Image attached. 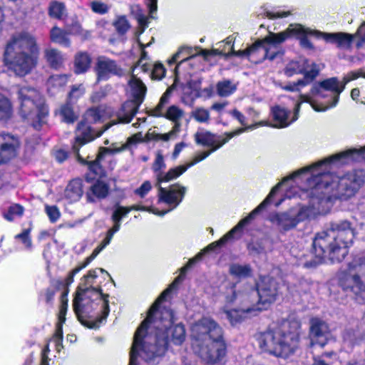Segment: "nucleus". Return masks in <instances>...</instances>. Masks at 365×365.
<instances>
[{
  "mask_svg": "<svg viewBox=\"0 0 365 365\" xmlns=\"http://www.w3.org/2000/svg\"><path fill=\"white\" fill-rule=\"evenodd\" d=\"M45 58L49 66L54 69L61 68L65 60L62 53L56 48L46 49L45 51Z\"/></svg>",
  "mask_w": 365,
  "mask_h": 365,
  "instance_id": "nucleus-32",
  "label": "nucleus"
},
{
  "mask_svg": "<svg viewBox=\"0 0 365 365\" xmlns=\"http://www.w3.org/2000/svg\"><path fill=\"white\" fill-rule=\"evenodd\" d=\"M230 274L235 278H246L252 275V269L250 264L232 263L229 267Z\"/></svg>",
  "mask_w": 365,
  "mask_h": 365,
  "instance_id": "nucleus-33",
  "label": "nucleus"
},
{
  "mask_svg": "<svg viewBox=\"0 0 365 365\" xmlns=\"http://www.w3.org/2000/svg\"><path fill=\"white\" fill-rule=\"evenodd\" d=\"M344 90V86L335 77L314 83L310 91L309 102L316 111H324L335 106L340 93Z\"/></svg>",
  "mask_w": 365,
  "mask_h": 365,
  "instance_id": "nucleus-11",
  "label": "nucleus"
},
{
  "mask_svg": "<svg viewBox=\"0 0 365 365\" xmlns=\"http://www.w3.org/2000/svg\"><path fill=\"white\" fill-rule=\"evenodd\" d=\"M316 34L327 42L336 44L337 48L341 49H349L354 38V35L343 32L325 33L317 31Z\"/></svg>",
  "mask_w": 365,
  "mask_h": 365,
  "instance_id": "nucleus-25",
  "label": "nucleus"
},
{
  "mask_svg": "<svg viewBox=\"0 0 365 365\" xmlns=\"http://www.w3.org/2000/svg\"><path fill=\"white\" fill-rule=\"evenodd\" d=\"M307 216V210L302 208L297 212L294 210H289L288 212L275 213L270 217V220L279 230L287 231L294 228L299 222L304 220Z\"/></svg>",
  "mask_w": 365,
  "mask_h": 365,
  "instance_id": "nucleus-18",
  "label": "nucleus"
},
{
  "mask_svg": "<svg viewBox=\"0 0 365 365\" xmlns=\"http://www.w3.org/2000/svg\"><path fill=\"white\" fill-rule=\"evenodd\" d=\"M45 211L51 222H56L60 217V212L58 207L55 205H46L45 207Z\"/></svg>",
  "mask_w": 365,
  "mask_h": 365,
  "instance_id": "nucleus-56",
  "label": "nucleus"
},
{
  "mask_svg": "<svg viewBox=\"0 0 365 365\" xmlns=\"http://www.w3.org/2000/svg\"><path fill=\"white\" fill-rule=\"evenodd\" d=\"M89 289H82L80 287V291L76 295L73 301V307L75 314H76L78 320L81 322L82 324L90 328V329H97L99 327L100 324L106 319L107 317L109 314L110 309L108 304V294H105L101 293V297L102 298L103 303V310L102 314L101 317H98L96 321L88 322L83 319V314L86 313V304L83 303L84 299L83 296L87 294V292Z\"/></svg>",
  "mask_w": 365,
  "mask_h": 365,
  "instance_id": "nucleus-14",
  "label": "nucleus"
},
{
  "mask_svg": "<svg viewBox=\"0 0 365 365\" xmlns=\"http://www.w3.org/2000/svg\"><path fill=\"white\" fill-rule=\"evenodd\" d=\"M318 31L312 30L308 28H305L299 24H292L288 28L284 31L279 33L269 32V34L265 36V41L272 43L269 47H267L265 52V57H268L269 61H273L279 56L283 55V51L280 48V44L284 42L288 38L295 36L299 39L300 45L307 49H312L313 45L310 41L307 38V35H314L318 38L316 34Z\"/></svg>",
  "mask_w": 365,
  "mask_h": 365,
  "instance_id": "nucleus-9",
  "label": "nucleus"
},
{
  "mask_svg": "<svg viewBox=\"0 0 365 365\" xmlns=\"http://www.w3.org/2000/svg\"><path fill=\"white\" fill-rule=\"evenodd\" d=\"M365 160V146L361 148H351L333 155L310 166L304 168L289 177L284 178L281 185L300 174L310 171L312 178L309 185L313 187L309 191L310 205L318 213H325L332 205L334 199L347 200L353 197L365 182L363 170H354L341 177H332L329 172L322 169L331 163L346 164L350 162Z\"/></svg>",
  "mask_w": 365,
  "mask_h": 365,
  "instance_id": "nucleus-1",
  "label": "nucleus"
},
{
  "mask_svg": "<svg viewBox=\"0 0 365 365\" xmlns=\"http://www.w3.org/2000/svg\"><path fill=\"white\" fill-rule=\"evenodd\" d=\"M65 5L59 1H52L48 9L49 15L55 19H61L65 14Z\"/></svg>",
  "mask_w": 365,
  "mask_h": 365,
  "instance_id": "nucleus-44",
  "label": "nucleus"
},
{
  "mask_svg": "<svg viewBox=\"0 0 365 365\" xmlns=\"http://www.w3.org/2000/svg\"><path fill=\"white\" fill-rule=\"evenodd\" d=\"M184 112L176 106H171L165 110L163 117L172 120L175 124H180V120L182 118Z\"/></svg>",
  "mask_w": 365,
  "mask_h": 365,
  "instance_id": "nucleus-40",
  "label": "nucleus"
},
{
  "mask_svg": "<svg viewBox=\"0 0 365 365\" xmlns=\"http://www.w3.org/2000/svg\"><path fill=\"white\" fill-rule=\"evenodd\" d=\"M165 168V163L163 155L158 152L156 155L155 160L153 164L152 169L156 174L157 186H158L159 200L167 203L169 205H173V207H176L182 200L187 191L186 187L179 184H174L169 187L168 189L162 187L160 183L163 182H169L178 177H174V174L170 175V173L176 169V167L171 168L168 173H163L162 170Z\"/></svg>",
  "mask_w": 365,
  "mask_h": 365,
  "instance_id": "nucleus-10",
  "label": "nucleus"
},
{
  "mask_svg": "<svg viewBox=\"0 0 365 365\" xmlns=\"http://www.w3.org/2000/svg\"><path fill=\"white\" fill-rule=\"evenodd\" d=\"M130 212V209L127 207L118 206L113 212L111 220L114 225L120 226L121 220Z\"/></svg>",
  "mask_w": 365,
  "mask_h": 365,
  "instance_id": "nucleus-47",
  "label": "nucleus"
},
{
  "mask_svg": "<svg viewBox=\"0 0 365 365\" xmlns=\"http://www.w3.org/2000/svg\"><path fill=\"white\" fill-rule=\"evenodd\" d=\"M85 93V88L82 84L73 86L68 94V99L70 101L78 100Z\"/></svg>",
  "mask_w": 365,
  "mask_h": 365,
  "instance_id": "nucleus-52",
  "label": "nucleus"
},
{
  "mask_svg": "<svg viewBox=\"0 0 365 365\" xmlns=\"http://www.w3.org/2000/svg\"><path fill=\"white\" fill-rule=\"evenodd\" d=\"M280 187L281 183H277L274 187H272L267 197L253 211H252V212L247 217L240 221V222L235 227H234L222 238H220L217 241L212 242L200 252H202L204 255L205 253L215 250L217 247H220L224 245L229 240H231L236 232L241 230L242 228L247 223H248L250 220L252 219L257 213H258L260 210L264 209L271 202L272 197L278 191Z\"/></svg>",
  "mask_w": 365,
  "mask_h": 365,
  "instance_id": "nucleus-16",
  "label": "nucleus"
},
{
  "mask_svg": "<svg viewBox=\"0 0 365 365\" xmlns=\"http://www.w3.org/2000/svg\"><path fill=\"white\" fill-rule=\"evenodd\" d=\"M170 290L171 287L166 289L158 297L135 333L130 359L133 353L136 364L138 355L145 361L151 362L165 354L169 341L180 345L185 339V329L182 324L171 327L174 318L173 311L165 308L159 310V304Z\"/></svg>",
  "mask_w": 365,
  "mask_h": 365,
  "instance_id": "nucleus-2",
  "label": "nucleus"
},
{
  "mask_svg": "<svg viewBox=\"0 0 365 365\" xmlns=\"http://www.w3.org/2000/svg\"><path fill=\"white\" fill-rule=\"evenodd\" d=\"M31 228L24 229L22 232L15 236L16 239L21 240L22 243L26 248H31L32 243L31 237H29Z\"/></svg>",
  "mask_w": 365,
  "mask_h": 365,
  "instance_id": "nucleus-54",
  "label": "nucleus"
},
{
  "mask_svg": "<svg viewBox=\"0 0 365 365\" xmlns=\"http://www.w3.org/2000/svg\"><path fill=\"white\" fill-rule=\"evenodd\" d=\"M113 25L118 33L121 35L125 34L130 29V24L124 16L118 17Z\"/></svg>",
  "mask_w": 365,
  "mask_h": 365,
  "instance_id": "nucleus-50",
  "label": "nucleus"
},
{
  "mask_svg": "<svg viewBox=\"0 0 365 365\" xmlns=\"http://www.w3.org/2000/svg\"><path fill=\"white\" fill-rule=\"evenodd\" d=\"M13 115V107L9 98L0 94V121H7Z\"/></svg>",
  "mask_w": 365,
  "mask_h": 365,
  "instance_id": "nucleus-35",
  "label": "nucleus"
},
{
  "mask_svg": "<svg viewBox=\"0 0 365 365\" xmlns=\"http://www.w3.org/2000/svg\"><path fill=\"white\" fill-rule=\"evenodd\" d=\"M138 73H131L128 84L130 88L133 100L127 101L122 106L121 113L118 115L120 123H130L137 113L140 106L144 101L147 88L140 78Z\"/></svg>",
  "mask_w": 365,
  "mask_h": 365,
  "instance_id": "nucleus-13",
  "label": "nucleus"
},
{
  "mask_svg": "<svg viewBox=\"0 0 365 365\" xmlns=\"http://www.w3.org/2000/svg\"><path fill=\"white\" fill-rule=\"evenodd\" d=\"M271 45H272V43L265 41L264 37L261 40L257 41L254 44L245 50L236 51L234 50V48H232V50L227 53V56H247L250 60L255 61V63H260L265 59H269L268 57H265V52L267 47H269Z\"/></svg>",
  "mask_w": 365,
  "mask_h": 365,
  "instance_id": "nucleus-20",
  "label": "nucleus"
},
{
  "mask_svg": "<svg viewBox=\"0 0 365 365\" xmlns=\"http://www.w3.org/2000/svg\"><path fill=\"white\" fill-rule=\"evenodd\" d=\"M191 117L200 123H208L210 119L209 110L202 107L195 108L191 112Z\"/></svg>",
  "mask_w": 365,
  "mask_h": 365,
  "instance_id": "nucleus-43",
  "label": "nucleus"
},
{
  "mask_svg": "<svg viewBox=\"0 0 365 365\" xmlns=\"http://www.w3.org/2000/svg\"><path fill=\"white\" fill-rule=\"evenodd\" d=\"M152 185L150 181H145L139 188L135 190V193L140 197H144L151 190Z\"/></svg>",
  "mask_w": 365,
  "mask_h": 365,
  "instance_id": "nucleus-60",
  "label": "nucleus"
},
{
  "mask_svg": "<svg viewBox=\"0 0 365 365\" xmlns=\"http://www.w3.org/2000/svg\"><path fill=\"white\" fill-rule=\"evenodd\" d=\"M98 81L108 80L110 76H121L123 71L114 60L105 56H100L97 59L96 66Z\"/></svg>",
  "mask_w": 365,
  "mask_h": 365,
  "instance_id": "nucleus-24",
  "label": "nucleus"
},
{
  "mask_svg": "<svg viewBox=\"0 0 365 365\" xmlns=\"http://www.w3.org/2000/svg\"><path fill=\"white\" fill-rule=\"evenodd\" d=\"M169 96L168 91L163 93L155 108L150 110V115L155 117H163L165 113L164 108L168 103Z\"/></svg>",
  "mask_w": 365,
  "mask_h": 365,
  "instance_id": "nucleus-41",
  "label": "nucleus"
},
{
  "mask_svg": "<svg viewBox=\"0 0 365 365\" xmlns=\"http://www.w3.org/2000/svg\"><path fill=\"white\" fill-rule=\"evenodd\" d=\"M81 28L79 24H75L71 29L63 30L58 26H53L50 31V38L51 41L58 43L64 47L71 46V41L68 38L70 34H78L81 33Z\"/></svg>",
  "mask_w": 365,
  "mask_h": 365,
  "instance_id": "nucleus-26",
  "label": "nucleus"
},
{
  "mask_svg": "<svg viewBox=\"0 0 365 365\" xmlns=\"http://www.w3.org/2000/svg\"><path fill=\"white\" fill-rule=\"evenodd\" d=\"M300 328L301 323L298 319L283 321L276 329L259 334V346L264 352L277 357L287 358L298 347Z\"/></svg>",
  "mask_w": 365,
  "mask_h": 365,
  "instance_id": "nucleus-6",
  "label": "nucleus"
},
{
  "mask_svg": "<svg viewBox=\"0 0 365 365\" xmlns=\"http://www.w3.org/2000/svg\"><path fill=\"white\" fill-rule=\"evenodd\" d=\"M225 299L227 303L235 304L242 308L255 307L257 308L256 315L264 309L260 307L261 304L258 302L256 289L249 284H245L238 288L235 286L232 289L231 293L227 294Z\"/></svg>",
  "mask_w": 365,
  "mask_h": 365,
  "instance_id": "nucleus-15",
  "label": "nucleus"
},
{
  "mask_svg": "<svg viewBox=\"0 0 365 365\" xmlns=\"http://www.w3.org/2000/svg\"><path fill=\"white\" fill-rule=\"evenodd\" d=\"M356 36L365 43V23L362 24L357 30Z\"/></svg>",
  "mask_w": 365,
  "mask_h": 365,
  "instance_id": "nucleus-64",
  "label": "nucleus"
},
{
  "mask_svg": "<svg viewBox=\"0 0 365 365\" xmlns=\"http://www.w3.org/2000/svg\"><path fill=\"white\" fill-rule=\"evenodd\" d=\"M91 58L86 52H80L76 55L74 66L76 73L86 72L90 67Z\"/></svg>",
  "mask_w": 365,
  "mask_h": 365,
  "instance_id": "nucleus-34",
  "label": "nucleus"
},
{
  "mask_svg": "<svg viewBox=\"0 0 365 365\" xmlns=\"http://www.w3.org/2000/svg\"><path fill=\"white\" fill-rule=\"evenodd\" d=\"M312 66L311 71L305 74V78L282 86V89L290 92H299L302 88L311 83L318 76L320 71L319 65H313Z\"/></svg>",
  "mask_w": 365,
  "mask_h": 365,
  "instance_id": "nucleus-28",
  "label": "nucleus"
},
{
  "mask_svg": "<svg viewBox=\"0 0 365 365\" xmlns=\"http://www.w3.org/2000/svg\"><path fill=\"white\" fill-rule=\"evenodd\" d=\"M137 20L139 24V25L143 27L142 31L143 32L145 28L148 26V18L142 13L137 14Z\"/></svg>",
  "mask_w": 365,
  "mask_h": 365,
  "instance_id": "nucleus-63",
  "label": "nucleus"
},
{
  "mask_svg": "<svg viewBox=\"0 0 365 365\" xmlns=\"http://www.w3.org/2000/svg\"><path fill=\"white\" fill-rule=\"evenodd\" d=\"M83 267H82L81 265L77 266L76 268H74L72 271L70 272L68 277L65 279V282L63 281H58L57 283L59 286H66L68 287L73 282V278L74 276L78 274L81 269H83Z\"/></svg>",
  "mask_w": 365,
  "mask_h": 365,
  "instance_id": "nucleus-57",
  "label": "nucleus"
},
{
  "mask_svg": "<svg viewBox=\"0 0 365 365\" xmlns=\"http://www.w3.org/2000/svg\"><path fill=\"white\" fill-rule=\"evenodd\" d=\"M256 286L258 302L264 309L275 302L279 294V284L275 279L270 276L260 277Z\"/></svg>",
  "mask_w": 365,
  "mask_h": 365,
  "instance_id": "nucleus-17",
  "label": "nucleus"
},
{
  "mask_svg": "<svg viewBox=\"0 0 365 365\" xmlns=\"http://www.w3.org/2000/svg\"><path fill=\"white\" fill-rule=\"evenodd\" d=\"M103 110L101 107L92 108L88 109L84 115L82 122H86L88 125L96 123L101 121Z\"/></svg>",
  "mask_w": 365,
  "mask_h": 365,
  "instance_id": "nucleus-37",
  "label": "nucleus"
},
{
  "mask_svg": "<svg viewBox=\"0 0 365 365\" xmlns=\"http://www.w3.org/2000/svg\"><path fill=\"white\" fill-rule=\"evenodd\" d=\"M356 236V228L348 220L331 222L329 228L318 233L313 241V250L319 259L327 257L332 262H341Z\"/></svg>",
  "mask_w": 365,
  "mask_h": 365,
  "instance_id": "nucleus-3",
  "label": "nucleus"
},
{
  "mask_svg": "<svg viewBox=\"0 0 365 365\" xmlns=\"http://www.w3.org/2000/svg\"><path fill=\"white\" fill-rule=\"evenodd\" d=\"M165 73V69L163 64H155L151 70L150 77L153 79L160 80L162 79Z\"/></svg>",
  "mask_w": 365,
  "mask_h": 365,
  "instance_id": "nucleus-55",
  "label": "nucleus"
},
{
  "mask_svg": "<svg viewBox=\"0 0 365 365\" xmlns=\"http://www.w3.org/2000/svg\"><path fill=\"white\" fill-rule=\"evenodd\" d=\"M237 89V86L230 80H222L216 85L217 93L221 97H227L232 94Z\"/></svg>",
  "mask_w": 365,
  "mask_h": 365,
  "instance_id": "nucleus-36",
  "label": "nucleus"
},
{
  "mask_svg": "<svg viewBox=\"0 0 365 365\" xmlns=\"http://www.w3.org/2000/svg\"><path fill=\"white\" fill-rule=\"evenodd\" d=\"M91 192L98 198H105L109 192V186L103 181H97L91 187Z\"/></svg>",
  "mask_w": 365,
  "mask_h": 365,
  "instance_id": "nucleus-42",
  "label": "nucleus"
},
{
  "mask_svg": "<svg viewBox=\"0 0 365 365\" xmlns=\"http://www.w3.org/2000/svg\"><path fill=\"white\" fill-rule=\"evenodd\" d=\"M116 123L112 121L103 125L102 129L96 130L93 128L86 122H79L75 131V140L72 145L73 152L75 153L78 160L83 164L87 165L89 170L96 175L101 176L104 174V170L101 165V161L108 153L113 154L120 153L126 148V145H123L120 148H99L98 153L93 160H87L83 158L79 154V149L83 145L93 140L96 138L102 135V134L108 130L112 125Z\"/></svg>",
  "mask_w": 365,
  "mask_h": 365,
  "instance_id": "nucleus-7",
  "label": "nucleus"
},
{
  "mask_svg": "<svg viewBox=\"0 0 365 365\" xmlns=\"http://www.w3.org/2000/svg\"><path fill=\"white\" fill-rule=\"evenodd\" d=\"M20 147L19 138L9 133L0 134V163L14 158Z\"/></svg>",
  "mask_w": 365,
  "mask_h": 365,
  "instance_id": "nucleus-22",
  "label": "nucleus"
},
{
  "mask_svg": "<svg viewBox=\"0 0 365 365\" xmlns=\"http://www.w3.org/2000/svg\"><path fill=\"white\" fill-rule=\"evenodd\" d=\"M68 289H66L61 294V307L58 314V320L61 321V322H65L66 321V314L68 309Z\"/></svg>",
  "mask_w": 365,
  "mask_h": 365,
  "instance_id": "nucleus-49",
  "label": "nucleus"
},
{
  "mask_svg": "<svg viewBox=\"0 0 365 365\" xmlns=\"http://www.w3.org/2000/svg\"><path fill=\"white\" fill-rule=\"evenodd\" d=\"M59 114L61 120L66 123H73L78 119V115L73 111L70 103L63 105L59 110Z\"/></svg>",
  "mask_w": 365,
  "mask_h": 365,
  "instance_id": "nucleus-38",
  "label": "nucleus"
},
{
  "mask_svg": "<svg viewBox=\"0 0 365 365\" xmlns=\"http://www.w3.org/2000/svg\"><path fill=\"white\" fill-rule=\"evenodd\" d=\"M255 127H256V125H252L247 126L245 128H239L233 132L226 133V138L222 139V142L220 144L214 146L212 148H211L208 151H205V152L199 153L197 155H196L195 157V158L193 159V160L191 163L187 164L186 165H180V166L176 167V169L172 170L169 175H171V174L175 173L174 177H179L182 173H184L189 168H190V167L193 166L194 165H195L196 163L203 160L207 157H208L212 153L215 152V150H217V149L221 148L223 145H225L226 143H227L234 136L240 135L245 130H252V129L255 128Z\"/></svg>",
  "mask_w": 365,
  "mask_h": 365,
  "instance_id": "nucleus-19",
  "label": "nucleus"
},
{
  "mask_svg": "<svg viewBox=\"0 0 365 365\" xmlns=\"http://www.w3.org/2000/svg\"><path fill=\"white\" fill-rule=\"evenodd\" d=\"M339 284L344 291L354 294L359 303H365V258L354 259L348 271L341 274Z\"/></svg>",
  "mask_w": 365,
  "mask_h": 365,
  "instance_id": "nucleus-12",
  "label": "nucleus"
},
{
  "mask_svg": "<svg viewBox=\"0 0 365 365\" xmlns=\"http://www.w3.org/2000/svg\"><path fill=\"white\" fill-rule=\"evenodd\" d=\"M38 54L36 37L27 31H21L14 34L8 42L4 61L10 71L22 77L36 66Z\"/></svg>",
  "mask_w": 365,
  "mask_h": 365,
  "instance_id": "nucleus-4",
  "label": "nucleus"
},
{
  "mask_svg": "<svg viewBox=\"0 0 365 365\" xmlns=\"http://www.w3.org/2000/svg\"><path fill=\"white\" fill-rule=\"evenodd\" d=\"M303 102H309V97L302 94L299 96V101L295 106L294 117L291 120H288L289 115V110L279 106L273 107L272 109V113L273 120L275 122V124L273 125V127L285 128L288 126L292 122L295 121L298 118L300 106Z\"/></svg>",
  "mask_w": 365,
  "mask_h": 365,
  "instance_id": "nucleus-21",
  "label": "nucleus"
},
{
  "mask_svg": "<svg viewBox=\"0 0 365 365\" xmlns=\"http://www.w3.org/2000/svg\"><path fill=\"white\" fill-rule=\"evenodd\" d=\"M181 124L174 125L172 130L168 133L160 134L158 133L155 135V139L158 140L168 141L169 140L176 137L177 134L180 131Z\"/></svg>",
  "mask_w": 365,
  "mask_h": 365,
  "instance_id": "nucleus-51",
  "label": "nucleus"
},
{
  "mask_svg": "<svg viewBox=\"0 0 365 365\" xmlns=\"http://www.w3.org/2000/svg\"><path fill=\"white\" fill-rule=\"evenodd\" d=\"M80 287H81L82 289H86V288L89 289V290L87 292V294L86 295L83 296V297L84 299V301H86V299L90 298V295L88 294L90 292H93L95 294H96L98 299H102V298L101 297V294H100L101 293H102L101 292V289H99V292H98V291L96 290V289L93 288L91 287V285H90V287H83V284H81L78 287V290H77L76 294L80 291Z\"/></svg>",
  "mask_w": 365,
  "mask_h": 365,
  "instance_id": "nucleus-61",
  "label": "nucleus"
},
{
  "mask_svg": "<svg viewBox=\"0 0 365 365\" xmlns=\"http://www.w3.org/2000/svg\"><path fill=\"white\" fill-rule=\"evenodd\" d=\"M153 66L146 62H143V61H138L136 65L133 67L132 73H138L140 72L147 73L151 71Z\"/></svg>",
  "mask_w": 365,
  "mask_h": 365,
  "instance_id": "nucleus-59",
  "label": "nucleus"
},
{
  "mask_svg": "<svg viewBox=\"0 0 365 365\" xmlns=\"http://www.w3.org/2000/svg\"><path fill=\"white\" fill-rule=\"evenodd\" d=\"M256 310L257 308L255 307H249L247 308H242L239 307V309H233L230 310L225 309L224 313L230 324L234 325L242 322L247 315L255 316Z\"/></svg>",
  "mask_w": 365,
  "mask_h": 365,
  "instance_id": "nucleus-30",
  "label": "nucleus"
},
{
  "mask_svg": "<svg viewBox=\"0 0 365 365\" xmlns=\"http://www.w3.org/2000/svg\"><path fill=\"white\" fill-rule=\"evenodd\" d=\"M331 337V333L328 324L317 318L310 321L309 338L311 344H318L324 346Z\"/></svg>",
  "mask_w": 365,
  "mask_h": 365,
  "instance_id": "nucleus-23",
  "label": "nucleus"
},
{
  "mask_svg": "<svg viewBox=\"0 0 365 365\" xmlns=\"http://www.w3.org/2000/svg\"><path fill=\"white\" fill-rule=\"evenodd\" d=\"M24 213V207L15 204L9 207V210L4 214V217L9 221H13L16 217H20Z\"/></svg>",
  "mask_w": 365,
  "mask_h": 365,
  "instance_id": "nucleus-48",
  "label": "nucleus"
},
{
  "mask_svg": "<svg viewBox=\"0 0 365 365\" xmlns=\"http://www.w3.org/2000/svg\"><path fill=\"white\" fill-rule=\"evenodd\" d=\"M202 256H203V253L199 252L195 257L190 259L189 261L187 262V263L180 269V275L175 278V279L172 285L174 286L175 284L179 283L180 281H182L183 279L184 275L185 274L187 271L194 264H195L197 262L200 260L202 259Z\"/></svg>",
  "mask_w": 365,
  "mask_h": 365,
  "instance_id": "nucleus-46",
  "label": "nucleus"
},
{
  "mask_svg": "<svg viewBox=\"0 0 365 365\" xmlns=\"http://www.w3.org/2000/svg\"><path fill=\"white\" fill-rule=\"evenodd\" d=\"M313 65L317 64L314 62H310L306 58L293 60L286 64L284 68V73L287 77H292L297 74H303V78H305V74L311 71Z\"/></svg>",
  "mask_w": 365,
  "mask_h": 365,
  "instance_id": "nucleus-27",
  "label": "nucleus"
},
{
  "mask_svg": "<svg viewBox=\"0 0 365 365\" xmlns=\"http://www.w3.org/2000/svg\"><path fill=\"white\" fill-rule=\"evenodd\" d=\"M17 96L19 115L38 130L48 114L44 98L36 88L26 86L19 88Z\"/></svg>",
  "mask_w": 365,
  "mask_h": 365,
  "instance_id": "nucleus-8",
  "label": "nucleus"
},
{
  "mask_svg": "<svg viewBox=\"0 0 365 365\" xmlns=\"http://www.w3.org/2000/svg\"><path fill=\"white\" fill-rule=\"evenodd\" d=\"M291 11H279L277 13L266 11V16L269 19H274L277 18H284L291 15Z\"/></svg>",
  "mask_w": 365,
  "mask_h": 365,
  "instance_id": "nucleus-62",
  "label": "nucleus"
},
{
  "mask_svg": "<svg viewBox=\"0 0 365 365\" xmlns=\"http://www.w3.org/2000/svg\"><path fill=\"white\" fill-rule=\"evenodd\" d=\"M83 182L80 179L71 180L65 190L66 197L71 201L78 200L83 195Z\"/></svg>",
  "mask_w": 365,
  "mask_h": 365,
  "instance_id": "nucleus-31",
  "label": "nucleus"
},
{
  "mask_svg": "<svg viewBox=\"0 0 365 365\" xmlns=\"http://www.w3.org/2000/svg\"><path fill=\"white\" fill-rule=\"evenodd\" d=\"M192 337L196 351L207 363H216L225 356L222 329L212 319L204 317L193 324Z\"/></svg>",
  "mask_w": 365,
  "mask_h": 365,
  "instance_id": "nucleus-5",
  "label": "nucleus"
},
{
  "mask_svg": "<svg viewBox=\"0 0 365 365\" xmlns=\"http://www.w3.org/2000/svg\"><path fill=\"white\" fill-rule=\"evenodd\" d=\"M91 8L93 12L99 14H105L109 10V7L107 4L99 1L91 2Z\"/></svg>",
  "mask_w": 365,
  "mask_h": 365,
  "instance_id": "nucleus-53",
  "label": "nucleus"
},
{
  "mask_svg": "<svg viewBox=\"0 0 365 365\" xmlns=\"http://www.w3.org/2000/svg\"><path fill=\"white\" fill-rule=\"evenodd\" d=\"M192 48L188 46L180 47L178 51L173 55L170 60L168 61V63L173 64L176 63L180 57H182V59L180 61L179 64L188 61L190 58L194 57V55L192 54Z\"/></svg>",
  "mask_w": 365,
  "mask_h": 365,
  "instance_id": "nucleus-39",
  "label": "nucleus"
},
{
  "mask_svg": "<svg viewBox=\"0 0 365 365\" xmlns=\"http://www.w3.org/2000/svg\"><path fill=\"white\" fill-rule=\"evenodd\" d=\"M226 133H225V135H226ZM194 137L195 141L197 145L211 147V148L220 144L222 139L226 138V136H217L211 132L204 129H200L196 132Z\"/></svg>",
  "mask_w": 365,
  "mask_h": 365,
  "instance_id": "nucleus-29",
  "label": "nucleus"
},
{
  "mask_svg": "<svg viewBox=\"0 0 365 365\" xmlns=\"http://www.w3.org/2000/svg\"><path fill=\"white\" fill-rule=\"evenodd\" d=\"M69 76L66 74L53 75L48 80V86L49 88H62L68 81Z\"/></svg>",
  "mask_w": 365,
  "mask_h": 365,
  "instance_id": "nucleus-45",
  "label": "nucleus"
},
{
  "mask_svg": "<svg viewBox=\"0 0 365 365\" xmlns=\"http://www.w3.org/2000/svg\"><path fill=\"white\" fill-rule=\"evenodd\" d=\"M172 206H173V205H171ZM128 209H130V211L131 210H144V211H150L152 212L153 213H154L155 215H159V216H164L166 213H168V212L173 210L175 207H172L170 209L168 210H162V211H159L158 210H151L150 208H147L144 206H140V205H133V206H130V207H127Z\"/></svg>",
  "mask_w": 365,
  "mask_h": 365,
  "instance_id": "nucleus-58",
  "label": "nucleus"
}]
</instances>
